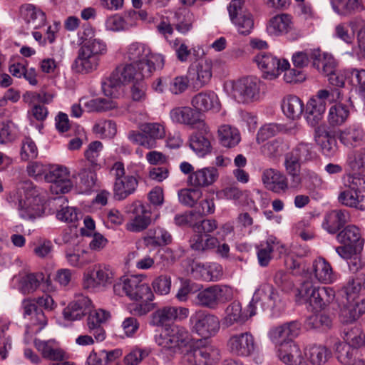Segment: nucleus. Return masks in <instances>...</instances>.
Returning a JSON list of instances; mask_svg holds the SVG:
<instances>
[{"label": "nucleus", "mask_w": 365, "mask_h": 365, "mask_svg": "<svg viewBox=\"0 0 365 365\" xmlns=\"http://www.w3.org/2000/svg\"><path fill=\"white\" fill-rule=\"evenodd\" d=\"M65 319L74 321L81 319L84 315L88 314V327L97 341H102L106 338V332L101 324L109 317V312L103 309L92 310V303L87 297H81L68 304L63 312Z\"/></svg>", "instance_id": "1"}, {"label": "nucleus", "mask_w": 365, "mask_h": 365, "mask_svg": "<svg viewBox=\"0 0 365 365\" xmlns=\"http://www.w3.org/2000/svg\"><path fill=\"white\" fill-rule=\"evenodd\" d=\"M107 51L106 43L96 38L83 42L78 51L71 69L78 73L87 74L96 71L99 65L100 56Z\"/></svg>", "instance_id": "2"}, {"label": "nucleus", "mask_w": 365, "mask_h": 365, "mask_svg": "<svg viewBox=\"0 0 365 365\" xmlns=\"http://www.w3.org/2000/svg\"><path fill=\"white\" fill-rule=\"evenodd\" d=\"M24 197L19 200L18 211L24 220H33L44 212L43 199L39 189L31 182H24L22 186Z\"/></svg>", "instance_id": "3"}, {"label": "nucleus", "mask_w": 365, "mask_h": 365, "mask_svg": "<svg viewBox=\"0 0 365 365\" xmlns=\"http://www.w3.org/2000/svg\"><path fill=\"white\" fill-rule=\"evenodd\" d=\"M148 78L143 76L141 71L137 69L132 63L120 64L110 73V76L103 83V90L106 96H114L113 89H118L121 86L135 81L143 80Z\"/></svg>", "instance_id": "4"}, {"label": "nucleus", "mask_w": 365, "mask_h": 365, "mask_svg": "<svg viewBox=\"0 0 365 365\" xmlns=\"http://www.w3.org/2000/svg\"><path fill=\"white\" fill-rule=\"evenodd\" d=\"M155 341L163 349L176 354L188 346L190 336L185 327L173 324L165 327L159 334L155 335Z\"/></svg>", "instance_id": "5"}, {"label": "nucleus", "mask_w": 365, "mask_h": 365, "mask_svg": "<svg viewBox=\"0 0 365 365\" xmlns=\"http://www.w3.org/2000/svg\"><path fill=\"white\" fill-rule=\"evenodd\" d=\"M299 293L314 312L324 309L335 297V292L332 288L320 287L308 281L303 282Z\"/></svg>", "instance_id": "6"}, {"label": "nucleus", "mask_w": 365, "mask_h": 365, "mask_svg": "<svg viewBox=\"0 0 365 365\" xmlns=\"http://www.w3.org/2000/svg\"><path fill=\"white\" fill-rule=\"evenodd\" d=\"M233 298L232 288L227 285L215 284L199 291L195 303L202 307L215 309Z\"/></svg>", "instance_id": "7"}, {"label": "nucleus", "mask_w": 365, "mask_h": 365, "mask_svg": "<svg viewBox=\"0 0 365 365\" xmlns=\"http://www.w3.org/2000/svg\"><path fill=\"white\" fill-rule=\"evenodd\" d=\"M111 173L115 177L113 197L115 200H123L135 191L138 184V180L133 175H125L123 163H115Z\"/></svg>", "instance_id": "8"}, {"label": "nucleus", "mask_w": 365, "mask_h": 365, "mask_svg": "<svg viewBox=\"0 0 365 365\" xmlns=\"http://www.w3.org/2000/svg\"><path fill=\"white\" fill-rule=\"evenodd\" d=\"M280 299L273 286L269 284H262L255 292L254 297L247 307L250 316L257 314V309L262 311L272 309L277 306Z\"/></svg>", "instance_id": "9"}, {"label": "nucleus", "mask_w": 365, "mask_h": 365, "mask_svg": "<svg viewBox=\"0 0 365 365\" xmlns=\"http://www.w3.org/2000/svg\"><path fill=\"white\" fill-rule=\"evenodd\" d=\"M113 277L109 266L97 264L84 274L83 286L92 291L101 290L112 284Z\"/></svg>", "instance_id": "10"}, {"label": "nucleus", "mask_w": 365, "mask_h": 365, "mask_svg": "<svg viewBox=\"0 0 365 365\" xmlns=\"http://www.w3.org/2000/svg\"><path fill=\"white\" fill-rule=\"evenodd\" d=\"M259 80L255 76L240 78L232 85V96L242 103H248L257 99L259 93Z\"/></svg>", "instance_id": "11"}, {"label": "nucleus", "mask_w": 365, "mask_h": 365, "mask_svg": "<svg viewBox=\"0 0 365 365\" xmlns=\"http://www.w3.org/2000/svg\"><path fill=\"white\" fill-rule=\"evenodd\" d=\"M254 61L262 71L264 78H276L282 71L289 68V63L285 59L280 60L269 53L260 52L254 58Z\"/></svg>", "instance_id": "12"}, {"label": "nucleus", "mask_w": 365, "mask_h": 365, "mask_svg": "<svg viewBox=\"0 0 365 365\" xmlns=\"http://www.w3.org/2000/svg\"><path fill=\"white\" fill-rule=\"evenodd\" d=\"M192 329L203 338H209L215 335L220 329L219 319L205 311H197L190 319Z\"/></svg>", "instance_id": "13"}, {"label": "nucleus", "mask_w": 365, "mask_h": 365, "mask_svg": "<svg viewBox=\"0 0 365 365\" xmlns=\"http://www.w3.org/2000/svg\"><path fill=\"white\" fill-rule=\"evenodd\" d=\"M227 346L232 355L248 357L255 353L257 344L254 336L246 331L231 335L227 340Z\"/></svg>", "instance_id": "14"}, {"label": "nucleus", "mask_w": 365, "mask_h": 365, "mask_svg": "<svg viewBox=\"0 0 365 365\" xmlns=\"http://www.w3.org/2000/svg\"><path fill=\"white\" fill-rule=\"evenodd\" d=\"M220 359V350L204 346L188 351L182 357L185 365H216Z\"/></svg>", "instance_id": "15"}, {"label": "nucleus", "mask_w": 365, "mask_h": 365, "mask_svg": "<svg viewBox=\"0 0 365 365\" xmlns=\"http://www.w3.org/2000/svg\"><path fill=\"white\" fill-rule=\"evenodd\" d=\"M150 56V48L145 44L133 43L128 48L127 56L134 66L141 71L143 76L150 77L152 75L153 65L148 62Z\"/></svg>", "instance_id": "16"}, {"label": "nucleus", "mask_w": 365, "mask_h": 365, "mask_svg": "<svg viewBox=\"0 0 365 365\" xmlns=\"http://www.w3.org/2000/svg\"><path fill=\"white\" fill-rule=\"evenodd\" d=\"M126 212L133 215L125 225L127 230L140 232L145 230L150 224V211L140 201L133 202L128 205Z\"/></svg>", "instance_id": "17"}, {"label": "nucleus", "mask_w": 365, "mask_h": 365, "mask_svg": "<svg viewBox=\"0 0 365 365\" xmlns=\"http://www.w3.org/2000/svg\"><path fill=\"white\" fill-rule=\"evenodd\" d=\"M46 181L51 183V190L56 194L68 192L73 187L69 172L66 167H51L46 175Z\"/></svg>", "instance_id": "18"}, {"label": "nucleus", "mask_w": 365, "mask_h": 365, "mask_svg": "<svg viewBox=\"0 0 365 365\" xmlns=\"http://www.w3.org/2000/svg\"><path fill=\"white\" fill-rule=\"evenodd\" d=\"M210 138L209 127L201 121L199 123V130L190 136V148L199 157H204L212 151Z\"/></svg>", "instance_id": "19"}, {"label": "nucleus", "mask_w": 365, "mask_h": 365, "mask_svg": "<svg viewBox=\"0 0 365 365\" xmlns=\"http://www.w3.org/2000/svg\"><path fill=\"white\" fill-rule=\"evenodd\" d=\"M301 325L297 321H292L280 326L272 328L269 331V338L277 345V348L283 343L294 342L293 339L300 333Z\"/></svg>", "instance_id": "20"}, {"label": "nucleus", "mask_w": 365, "mask_h": 365, "mask_svg": "<svg viewBox=\"0 0 365 365\" xmlns=\"http://www.w3.org/2000/svg\"><path fill=\"white\" fill-rule=\"evenodd\" d=\"M262 181L267 190L278 195L284 194L289 189L287 177L277 169H265L262 172Z\"/></svg>", "instance_id": "21"}, {"label": "nucleus", "mask_w": 365, "mask_h": 365, "mask_svg": "<svg viewBox=\"0 0 365 365\" xmlns=\"http://www.w3.org/2000/svg\"><path fill=\"white\" fill-rule=\"evenodd\" d=\"M212 62L208 60H201L195 66L189 68L187 75L195 89L199 90L208 84L212 76Z\"/></svg>", "instance_id": "22"}, {"label": "nucleus", "mask_w": 365, "mask_h": 365, "mask_svg": "<svg viewBox=\"0 0 365 365\" xmlns=\"http://www.w3.org/2000/svg\"><path fill=\"white\" fill-rule=\"evenodd\" d=\"M219 173L216 168L210 166L197 169L187 179L188 185L197 188L207 187L218 179Z\"/></svg>", "instance_id": "23"}, {"label": "nucleus", "mask_w": 365, "mask_h": 365, "mask_svg": "<svg viewBox=\"0 0 365 365\" xmlns=\"http://www.w3.org/2000/svg\"><path fill=\"white\" fill-rule=\"evenodd\" d=\"M277 356L286 365H308L303 352L295 342L282 344L277 348Z\"/></svg>", "instance_id": "24"}, {"label": "nucleus", "mask_w": 365, "mask_h": 365, "mask_svg": "<svg viewBox=\"0 0 365 365\" xmlns=\"http://www.w3.org/2000/svg\"><path fill=\"white\" fill-rule=\"evenodd\" d=\"M128 297L131 300L150 302L154 295L149 287L143 282L137 276L128 277Z\"/></svg>", "instance_id": "25"}, {"label": "nucleus", "mask_w": 365, "mask_h": 365, "mask_svg": "<svg viewBox=\"0 0 365 365\" xmlns=\"http://www.w3.org/2000/svg\"><path fill=\"white\" fill-rule=\"evenodd\" d=\"M334 351L338 361L343 365H365V361L357 356V349L344 341L335 343Z\"/></svg>", "instance_id": "26"}, {"label": "nucleus", "mask_w": 365, "mask_h": 365, "mask_svg": "<svg viewBox=\"0 0 365 365\" xmlns=\"http://www.w3.org/2000/svg\"><path fill=\"white\" fill-rule=\"evenodd\" d=\"M192 106L198 111L214 110L218 112L221 104L217 94L212 91L200 92L192 98Z\"/></svg>", "instance_id": "27"}, {"label": "nucleus", "mask_w": 365, "mask_h": 365, "mask_svg": "<svg viewBox=\"0 0 365 365\" xmlns=\"http://www.w3.org/2000/svg\"><path fill=\"white\" fill-rule=\"evenodd\" d=\"M350 215L346 210H334L324 215L322 226L330 234L336 233L347 222Z\"/></svg>", "instance_id": "28"}, {"label": "nucleus", "mask_w": 365, "mask_h": 365, "mask_svg": "<svg viewBox=\"0 0 365 365\" xmlns=\"http://www.w3.org/2000/svg\"><path fill=\"white\" fill-rule=\"evenodd\" d=\"M359 190L351 183L345 184V189L338 196L339 202L344 206L365 211V197L359 195Z\"/></svg>", "instance_id": "29"}, {"label": "nucleus", "mask_w": 365, "mask_h": 365, "mask_svg": "<svg viewBox=\"0 0 365 365\" xmlns=\"http://www.w3.org/2000/svg\"><path fill=\"white\" fill-rule=\"evenodd\" d=\"M21 14L26 24V29H38L46 24V14L40 9L32 4H25L21 7Z\"/></svg>", "instance_id": "30"}, {"label": "nucleus", "mask_w": 365, "mask_h": 365, "mask_svg": "<svg viewBox=\"0 0 365 365\" xmlns=\"http://www.w3.org/2000/svg\"><path fill=\"white\" fill-rule=\"evenodd\" d=\"M18 283L17 289L24 294H28L35 292L44 279V275L41 272L23 273L14 277Z\"/></svg>", "instance_id": "31"}, {"label": "nucleus", "mask_w": 365, "mask_h": 365, "mask_svg": "<svg viewBox=\"0 0 365 365\" xmlns=\"http://www.w3.org/2000/svg\"><path fill=\"white\" fill-rule=\"evenodd\" d=\"M327 103L319 98L317 92L307 104V121L311 126H317L323 119Z\"/></svg>", "instance_id": "32"}, {"label": "nucleus", "mask_w": 365, "mask_h": 365, "mask_svg": "<svg viewBox=\"0 0 365 365\" xmlns=\"http://www.w3.org/2000/svg\"><path fill=\"white\" fill-rule=\"evenodd\" d=\"M292 17L288 14H280L272 17L267 25V31L271 36H279L292 29Z\"/></svg>", "instance_id": "33"}, {"label": "nucleus", "mask_w": 365, "mask_h": 365, "mask_svg": "<svg viewBox=\"0 0 365 365\" xmlns=\"http://www.w3.org/2000/svg\"><path fill=\"white\" fill-rule=\"evenodd\" d=\"M337 241L342 245H348L362 250L364 246V239L361 237L360 230L358 227L349 225L346 226L336 235Z\"/></svg>", "instance_id": "34"}, {"label": "nucleus", "mask_w": 365, "mask_h": 365, "mask_svg": "<svg viewBox=\"0 0 365 365\" xmlns=\"http://www.w3.org/2000/svg\"><path fill=\"white\" fill-rule=\"evenodd\" d=\"M312 271L319 282L331 284L336 279L330 263L323 257H318L313 262Z\"/></svg>", "instance_id": "35"}, {"label": "nucleus", "mask_w": 365, "mask_h": 365, "mask_svg": "<svg viewBox=\"0 0 365 365\" xmlns=\"http://www.w3.org/2000/svg\"><path fill=\"white\" fill-rule=\"evenodd\" d=\"M34 343L43 358L53 361L63 359V352L55 340L43 341L36 339Z\"/></svg>", "instance_id": "36"}, {"label": "nucleus", "mask_w": 365, "mask_h": 365, "mask_svg": "<svg viewBox=\"0 0 365 365\" xmlns=\"http://www.w3.org/2000/svg\"><path fill=\"white\" fill-rule=\"evenodd\" d=\"M339 140L347 147H357L365 140V133L361 127L353 125L340 133Z\"/></svg>", "instance_id": "37"}, {"label": "nucleus", "mask_w": 365, "mask_h": 365, "mask_svg": "<svg viewBox=\"0 0 365 365\" xmlns=\"http://www.w3.org/2000/svg\"><path fill=\"white\" fill-rule=\"evenodd\" d=\"M225 317L223 319V324L227 327L232 326L235 323H241L245 322L250 316L242 312V305L239 302H232L225 310Z\"/></svg>", "instance_id": "38"}, {"label": "nucleus", "mask_w": 365, "mask_h": 365, "mask_svg": "<svg viewBox=\"0 0 365 365\" xmlns=\"http://www.w3.org/2000/svg\"><path fill=\"white\" fill-rule=\"evenodd\" d=\"M220 144L225 148H233L240 141V134L236 128L230 125H222L217 130Z\"/></svg>", "instance_id": "39"}, {"label": "nucleus", "mask_w": 365, "mask_h": 365, "mask_svg": "<svg viewBox=\"0 0 365 365\" xmlns=\"http://www.w3.org/2000/svg\"><path fill=\"white\" fill-rule=\"evenodd\" d=\"M282 109L284 115L292 120L299 118L304 109L302 101L295 96L285 97L282 103Z\"/></svg>", "instance_id": "40"}, {"label": "nucleus", "mask_w": 365, "mask_h": 365, "mask_svg": "<svg viewBox=\"0 0 365 365\" xmlns=\"http://www.w3.org/2000/svg\"><path fill=\"white\" fill-rule=\"evenodd\" d=\"M54 203L61 208L56 212L58 220L65 222H73L78 220L76 209L68 205L67 199L64 196L54 198Z\"/></svg>", "instance_id": "41"}, {"label": "nucleus", "mask_w": 365, "mask_h": 365, "mask_svg": "<svg viewBox=\"0 0 365 365\" xmlns=\"http://www.w3.org/2000/svg\"><path fill=\"white\" fill-rule=\"evenodd\" d=\"M139 128L145 133L148 140L153 143L152 148L156 147L158 140L163 139L166 135L165 125L160 123H144Z\"/></svg>", "instance_id": "42"}, {"label": "nucleus", "mask_w": 365, "mask_h": 365, "mask_svg": "<svg viewBox=\"0 0 365 365\" xmlns=\"http://www.w3.org/2000/svg\"><path fill=\"white\" fill-rule=\"evenodd\" d=\"M195 114L190 107H175L170 110V118L175 123L193 125L197 120Z\"/></svg>", "instance_id": "43"}, {"label": "nucleus", "mask_w": 365, "mask_h": 365, "mask_svg": "<svg viewBox=\"0 0 365 365\" xmlns=\"http://www.w3.org/2000/svg\"><path fill=\"white\" fill-rule=\"evenodd\" d=\"M304 354L313 365H324L331 356L330 351L322 345H312Z\"/></svg>", "instance_id": "44"}, {"label": "nucleus", "mask_w": 365, "mask_h": 365, "mask_svg": "<svg viewBox=\"0 0 365 365\" xmlns=\"http://www.w3.org/2000/svg\"><path fill=\"white\" fill-rule=\"evenodd\" d=\"M176 319V307L167 306L158 309L151 314L150 324L156 327H163L168 322Z\"/></svg>", "instance_id": "45"}, {"label": "nucleus", "mask_w": 365, "mask_h": 365, "mask_svg": "<svg viewBox=\"0 0 365 365\" xmlns=\"http://www.w3.org/2000/svg\"><path fill=\"white\" fill-rule=\"evenodd\" d=\"M143 240L146 245L163 246L170 243L172 237L167 230L158 227L155 230H149L147 236Z\"/></svg>", "instance_id": "46"}, {"label": "nucleus", "mask_w": 365, "mask_h": 365, "mask_svg": "<svg viewBox=\"0 0 365 365\" xmlns=\"http://www.w3.org/2000/svg\"><path fill=\"white\" fill-rule=\"evenodd\" d=\"M289 153L302 163L313 161L317 157L314 145L303 141L299 143Z\"/></svg>", "instance_id": "47"}, {"label": "nucleus", "mask_w": 365, "mask_h": 365, "mask_svg": "<svg viewBox=\"0 0 365 365\" xmlns=\"http://www.w3.org/2000/svg\"><path fill=\"white\" fill-rule=\"evenodd\" d=\"M349 116L347 106L336 103L331 106L328 113V122L331 126H339L344 124Z\"/></svg>", "instance_id": "48"}, {"label": "nucleus", "mask_w": 365, "mask_h": 365, "mask_svg": "<svg viewBox=\"0 0 365 365\" xmlns=\"http://www.w3.org/2000/svg\"><path fill=\"white\" fill-rule=\"evenodd\" d=\"M218 240L217 237L209 236L205 239L203 235L195 233L190 240V247L197 252H205L217 247Z\"/></svg>", "instance_id": "49"}, {"label": "nucleus", "mask_w": 365, "mask_h": 365, "mask_svg": "<svg viewBox=\"0 0 365 365\" xmlns=\"http://www.w3.org/2000/svg\"><path fill=\"white\" fill-rule=\"evenodd\" d=\"M365 289V273L360 272L355 277L350 279L344 287L343 291L348 300L354 299L362 290Z\"/></svg>", "instance_id": "50"}, {"label": "nucleus", "mask_w": 365, "mask_h": 365, "mask_svg": "<svg viewBox=\"0 0 365 365\" xmlns=\"http://www.w3.org/2000/svg\"><path fill=\"white\" fill-rule=\"evenodd\" d=\"M315 67L322 74L328 76L336 69V63L334 58L329 54L322 53L319 50V55L314 60Z\"/></svg>", "instance_id": "51"}, {"label": "nucleus", "mask_w": 365, "mask_h": 365, "mask_svg": "<svg viewBox=\"0 0 365 365\" xmlns=\"http://www.w3.org/2000/svg\"><path fill=\"white\" fill-rule=\"evenodd\" d=\"M276 246L279 245V241L276 238H269L266 243L261 244L258 247L257 259L262 267H267L272 259L271 253L274 251Z\"/></svg>", "instance_id": "52"}, {"label": "nucleus", "mask_w": 365, "mask_h": 365, "mask_svg": "<svg viewBox=\"0 0 365 365\" xmlns=\"http://www.w3.org/2000/svg\"><path fill=\"white\" fill-rule=\"evenodd\" d=\"M319 49L307 50L304 51L295 52L292 57L294 66L296 68L302 69L307 66L312 61L314 65V60L319 56Z\"/></svg>", "instance_id": "53"}, {"label": "nucleus", "mask_w": 365, "mask_h": 365, "mask_svg": "<svg viewBox=\"0 0 365 365\" xmlns=\"http://www.w3.org/2000/svg\"><path fill=\"white\" fill-rule=\"evenodd\" d=\"M96 169L92 167L87 168L86 165H83L78 172V175L80 178L79 186L83 192H88L94 187L96 182Z\"/></svg>", "instance_id": "54"}, {"label": "nucleus", "mask_w": 365, "mask_h": 365, "mask_svg": "<svg viewBox=\"0 0 365 365\" xmlns=\"http://www.w3.org/2000/svg\"><path fill=\"white\" fill-rule=\"evenodd\" d=\"M84 106L88 112H103L116 108L117 104L111 99L98 98L85 102Z\"/></svg>", "instance_id": "55"}, {"label": "nucleus", "mask_w": 365, "mask_h": 365, "mask_svg": "<svg viewBox=\"0 0 365 365\" xmlns=\"http://www.w3.org/2000/svg\"><path fill=\"white\" fill-rule=\"evenodd\" d=\"M175 18L177 21L175 28L179 32L185 34L192 29L195 21L192 13L187 10H180L175 13Z\"/></svg>", "instance_id": "56"}, {"label": "nucleus", "mask_w": 365, "mask_h": 365, "mask_svg": "<svg viewBox=\"0 0 365 365\" xmlns=\"http://www.w3.org/2000/svg\"><path fill=\"white\" fill-rule=\"evenodd\" d=\"M235 25L240 34L249 35L254 28V20L250 13L243 14L242 16L232 21Z\"/></svg>", "instance_id": "57"}, {"label": "nucleus", "mask_w": 365, "mask_h": 365, "mask_svg": "<svg viewBox=\"0 0 365 365\" xmlns=\"http://www.w3.org/2000/svg\"><path fill=\"white\" fill-rule=\"evenodd\" d=\"M93 132L101 138H113L117 132L116 125L112 120H100L93 128Z\"/></svg>", "instance_id": "58"}, {"label": "nucleus", "mask_w": 365, "mask_h": 365, "mask_svg": "<svg viewBox=\"0 0 365 365\" xmlns=\"http://www.w3.org/2000/svg\"><path fill=\"white\" fill-rule=\"evenodd\" d=\"M202 195V191L197 188L182 189L178 192V199L182 204L192 207Z\"/></svg>", "instance_id": "59"}, {"label": "nucleus", "mask_w": 365, "mask_h": 365, "mask_svg": "<svg viewBox=\"0 0 365 365\" xmlns=\"http://www.w3.org/2000/svg\"><path fill=\"white\" fill-rule=\"evenodd\" d=\"M66 258L70 265L75 267H83L92 262L88 253L85 250L78 252L66 251Z\"/></svg>", "instance_id": "60"}, {"label": "nucleus", "mask_w": 365, "mask_h": 365, "mask_svg": "<svg viewBox=\"0 0 365 365\" xmlns=\"http://www.w3.org/2000/svg\"><path fill=\"white\" fill-rule=\"evenodd\" d=\"M172 286L171 277L168 274H161L155 277L152 287L154 292L159 295H167L170 292Z\"/></svg>", "instance_id": "61"}, {"label": "nucleus", "mask_w": 365, "mask_h": 365, "mask_svg": "<svg viewBox=\"0 0 365 365\" xmlns=\"http://www.w3.org/2000/svg\"><path fill=\"white\" fill-rule=\"evenodd\" d=\"M346 164L352 171H365V149L349 153Z\"/></svg>", "instance_id": "62"}, {"label": "nucleus", "mask_w": 365, "mask_h": 365, "mask_svg": "<svg viewBox=\"0 0 365 365\" xmlns=\"http://www.w3.org/2000/svg\"><path fill=\"white\" fill-rule=\"evenodd\" d=\"M195 233L204 235L208 237L210 234L216 230L218 227L217 222L214 219H203L199 222L191 225Z\"/></svg>", "instance_id": "63"}, {"label": "nucleus", "mask_w": 365, "mask_h": 365, "mask_svg": "<svg viewBox=\"0 0 365 365\" xmlns=\"http://www.w3.org/2000/svg\"><path fill=\"white\" fill-rule=\"evenodd\" d=\"M350 83L356 88L358 94L365 91V70L353 68L348 73Z\"/></svg>", "instance_id": "64"}]
</instances>
